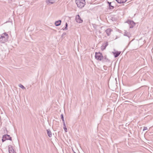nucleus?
I'll return each instance as SVG.
<instances>
[{
    "label": "nucleus",
    "mask_w": 153,
    "mask_h": 153,
    "mask_svg": "<svg viewBox=\"0 0 153 153\" xmlns=\"http://www.w3.org/2000/svg\"><path fill=\"white\" fill-rule=\"evenodd\" d=\"M127 23L129 25L130 28H133L135 25V23L133 21L131 20H128Z\"/></svg>",
    "instance_id": "nucleus-4"
},
{
    "label": "nucleus",
    "mask_w": 153,
    "mask_h": 153,
    "mask_svg": "<svg viewBox=\"0 0 153 153\" xmlns=\"http://www.w3.org/2000/svg\"><path fill=\"white\" fill-rule=\"evenodd\" d=\"M95 58L97 60L101 61L102 60V61L105 62V60L104 59V57L103 56L101 53L100 52L95 53Z\"/></svg>",
    "instance_id": "nucleus-3"
},
{
    "label": "nucleus",
    "mask_w": 153,
    "mask_h": 153,
    "mask_svg": "<svg viewBox=\"0 0 153 153\" xmlns=\"http://www.w3.org/2000/svg\"><path fill=\"white\" fill-rule=\"evenodd\" d=\"M127 0H116L119 3L121 4L125 2Z\"/></svg>",
    "instance_id": "nucleus-15"
},
{
    "label": "nucleus",
    "mask_w": 153,
    "mask_h": 153,
    "mask_svg": "<svg viewBox=\"0 0 153 153\" xmlns=\"http://www.w3.org/2000/svg\"><path fill=\"white\" fill-rule=\"evenodd\" d=\"M4 139H5L6 140H12L11 137L9 135L6 134L4 135Z\"/></svg>",
    "instance_id": "nucleus-9"
},
{
    "label": "nucleus",
    "mask_w": 153,
    "mask_h": 153,
    "mask_svg": "<svg viewBox=\"0 0 153 153\" xmlns=\"http://www.w3.org/2000/svg\"><path fill=\"white\" fill-rule=\"evenodd\" d=\"M74 153H75V152H74Z\"/></svg>",
    "instance_id": "nucleus-24"
},
{
    "label": "nucleus",
    "mask_w": 153,
    "mask_h": 153,
    "mask_svg": "<svg viewBox=\"0 0 153 153\" xmlns=\"http://www.w3.org/2000/svg\"><path fill=\"white\" fill-rule=\"evenodd\" d=\"M66 33H63L62 34V36H65V35H66Z\"/></svg>",
    "instance_id": "nucleus-23"
},
{
    "label": "nucleus",
    "mask_w": 153,
    "mask_h": 153,
    "mask_svg": "<svg viewBox=\"0 0 153 153\" xmlns=\"http://www.w3.org/2000/svg\"><path fill=\"white\" fill-rule=\"evenodd\" d=\"M124 35L128 37V39H129L130 37L131 36V35L130 34V33L127 31H126L124 32Z\"/></svg>",
    "instance_id": "nucleus-12"
},
{
    "label": "nucleus",
    "mask_w": 153,
    "mask_h": 153,
    "mask_svg": "<svg viewBox=\"0 0 153 153\" xmlns=\"http://www.w3.org/2000/svg\"><path fill=\"white\" fill-rule=\"evenodd\" d=\"M147 129H148V128H147V127H144L143 131H144L145 130H147Z\"/></svg>",
    "instance_id": "nucleus-22"
},
{
    "label": "nucleus",
    "mask_w": 153,
    "mask_h": 153,
    "mask_svg": "<svg viewBox=\"0 0 153 153\" xmlns=\"http://www.w3.org/2000/svg\"><path fill=\"white\" fill-rule=\"evenodd\" d=\"M108 3L109 4V9H113L114 8V7L111 5V2H109L108 1Z\"/></svg>",
    "instance_id": "nucleus-16"
},
{
    "label": "nucleus",
    "mask_w": 153,
    "mask_h": 153,
    "mask_svg": "<svg viewBox=\"0 0 153 153\" xmlns=\"http://www.w3.org/2000/svg\"><path fill=\"white\" fill-rule=\"evenodd\" d=\"M63 128L64 129L65 131V132H67V128L66 127V125L65 124V123H63Z\"/></svg>",
    "instance_id": "nucleus-17"
},
{
    "label": "nucleus",
    "mask_w": 153,
    "mask_h": 153,
    "mask_svg": "<svg viewBox=\"0 0 153 153\" xmlns=\"http://www.w3.org/2000/svg\"><path fill=\"white\" fill-rule=\"evenodd\" d=\"M47 134L48 137H51L52 136L51 132L50 129H48L47 130Z\"/></svg>",
    "instance_id": "nucleus-14"
},
{
    "label": "nucleus",
    "mask_w": 153,
    "mask_h": 153,
    "mask_svg": "<svg viewBox=\"0 0 153 153\" xmlns=\"http://www.w3.org/2000/svg\"><path fill=\"white\" fill-rule=\"evenodd\" d=\"M61 118L62 121L63 123H65L64 119V118L63 115V114H62L61 115Z\"/></svg>",
    "instance_id": "nucleus-18"
},
{
    "label": "nucleus",
    "mask_w": 153,
    "mask_h": 153,
    "mask_svg": "<svg viewBox=\"0 0 153 153\" xmlns=\"http://www.w3.org/2000/svg\"><path fill=\"white\" fill-rule=\"evenodd\" d=\"M9 36L6 33H4L1 35L0 37V42L1 43H4L8 40Z\"/></svg>",
    "instance_id": "nucleus-1"
},
{
    "label": "nucleus",
    "mask_w": 153,
    "mask_h": 153,
    "mask_svg": "<svg viewBox=\"0 0 153 153\" xmlns=\"http://www.w3.org/2000/svg\"><path fill=\"white\" fill-rule=\"evenodd\" d=\"M8 149L9 153H16L12 146L10 145H9L8 146Z\"/></svg>",
    "instance_id": "nucleus-5"
},
{
    "label": "nucleus",
    "mask_w": 153,
    "mask_h": 153,
    "mask_svg": "<svg viewBox=\"0 0 153 153\" xmlns=\"http://www.w3.org/2000/svg\"><path fill=\"white\" fill-rule=\"evenodd\" d=\"M56 0H47L46 1V2L48 4L49 3L53 4L56 1Z\"/></svg>",
    "instance_id": "nucleus-10"
},
{
    "label": "nucleus",
    "mask_w": 153,
    "mask_h": 153,
    "mask_svg": "<svg viewBox=\"0 0 153 153\" xmlns=\"http://www.w3.org/2000/svg\"><path fill=\"white\" fill-rule=\"evenodd\" d=\"M112 53L114 55L115 57H118L120 54V51H116L114 52H113Z\"/></svg>",
    "instance_id": "nucleus-8"
},
{
    "label": "nucleus",
    "mask_w": 153,
    "mask_h": 153,
    "mask_svg": "<svg viewBox=\"0 0 153 153\" xmlns=\"http://www.w3.org/2000/svg\"><path fill=\"white\" fill-rule=\"evenodd\" d=\"M19 87L20 88H22V89H25V87H24L23 85H21V84H20L19 85Z\"/></svg>",
    "instance_id": "nucleus-20"
},
{
    "label": "nucleus",
    "mask_w": 153,
    "mask_h": 153,
    "mask_svg": "<svg viewBox=\"0 0 153 153\" xmlns=\"http://www.w3.org/2000/svg\"><path fill=\"white\" fill-rule=\"evenodd\" d=\"M75 3L77 7L79 8H82L85 4V0H76Z\"/></svg>",
    "instance_id": "nucleus-2"
},
{
    "label": "nucleus",
    "mask_w": 153,
    "mask_h": 153,
    "mask_svg": "<svg viewBox=\"0 0 153 153\" xmlns=\"http://www.w3.org/2000/svg\"><path fill=\"white\" fill-rule=\"evenodd\" d=\"M65 28H63V30H67L68 29L67 27H68V24L67 23H65Z\"/></svg>",
    "instance_id": "nucleus-19"
},
{
    "label": "nucleus",
    "mask_w": 153,
    "mask_h": 153,
    "mask_svg": "<svg viewBox=\"0 0 153 153\" xmlns=\"http://www.w3.org/2000/svg\"><path fill=\"white\" fill-rule=\"evenodd\" d=\"M108 43L106 42V43L103 44V45L101 47V49L102 50H103L106 48V47L108 46Z\"/></svg>",
    "instance_id": "nucleus-11"
},
{
    "label": "nucleus",
    "mask_w": 153,
    "mask_h": 153,
    "mask_svg": "<svg viewBox=\"0 0 153 153\" xmlns=\"http://www.w3.org/2000/svg\"><path fill=\"white\" fill-rule=\"evenodd\" d=\"M76 22L81 23L82 22L83 20L81 19L79 15H77L76 17Z\"/></svg>",
    "instance_id": "nucleus-6"
},
{
    "label": "nucleus",
    "mask_w": 153,
    "mask_h": 153,
    "mask_svg": "<svg viewBox=\"0 0 153 153\" xmlns=\"http://www.w3.org/2000/svg\"><path fill=\"white\" fill-rule=\"evenodd\" d=\"M61 23V20H59L55 22V25L56 26H59L60 25Z\"/></svg>",
    "instance_id": "nucleus-13"
},
{
    "label": "nucleus",
    "mask_w": 153,
    "mask_h": 153,
    "mask_svg": "<svg viewBox=\"0 0 153 153\" xmlns=\"http://www.w3.org/2000/svg\"><path fill=\"white\" fill-rule=\"evenodd\" d=\"M112 30L111 28H108L107 29L105 32L107 34V35L108 36H109L111 34V33L112 31Z\"/></svg>",
    "instance_id": "nucleus-7"
},
{
    "label": "nucleus",
    "mask_w": 153,
    "mask_h": 153,
    "mask_svg": "<svg viewBox=\"0 0 153 153\" xmlns=\"http://www.w3.org/2000/svg\"><path fill=\"white\" fill-rule=\"evenodd\" d=\"M6 140L5 139H4V135H3V137H2V141L3 142H4V141H5Z\"/></svg>",
    "instance_id": "nucleus-21"
}]
</instances>
